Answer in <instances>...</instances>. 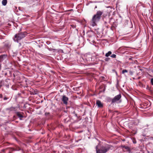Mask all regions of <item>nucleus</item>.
Returning <instances> with one entry per match:
<instances>
[{
  "label": "nucleus",
  "instance_id": "f257e3e1",
  "mask_svg": "<svg viewBox=\"0 0 153 153\" xmlns=\"http://www.w3.org/2000/svg\"><path fill=\"white\" fill-rule=\"evenodd\" d=\"M102 12L100 11H98L97 13L93 17L91 22V24L94 27L96 25V23L100 20Z\"/></svg>",
  "mask_w": 153,
  "mask_h": 153
},
{
  "label": "nucleus",
  "instance_id": "f03ea898",
  "mask_svg": "<svg viewBox=\"0 0 153 153\" xmlns=\"http://www.w3.org/2000/svg\"><path fill=\"white\" fill-rule=\"evenodd\" d=\"M111 146L108 145H106L105 146L102 147L99 150H96L97 153H105L111 148Z\"/></svg>",
  "mask_w": 153,
  "mask_h": 153
},
{
  "label": "nucleus",
  "instance_id": "7ed1b4c3",
  "mask_svg": "<svg viewBox=\"0 0 153 153\" xmlns=\"http://www.w3.org/2000/svg\"><path fill=\"white\" fill-rule=\"evenodd\" d=\"M25 34L24 33H22L16 34L15 35L14 40L15 42H18L19 40H20L25 37Z\"/></svg>",
  "mask_w": 153,
  "mask_h": 153
},
{
  "label": "nucleus",
  "instance_id": "20e7f679",
  "mask_svg": "<svg viewBox=\"0 0 153 153\" xmlns=\"http://www.w3.org/2000/svg\"><path fill=\"white\" fill-rule=\"evenodd\" d=\"M121 96L120 94L115 96L112 100L111 102L112 103L115 102L117 103L118 101L120 102L121 101H120V100L121 98Z\"/></svg>",
  "mask_w": 153,
  "mask_h": 153
},
{
  "label": "nucleus",
  "instance_id": "39448f33",
  "mask_svg": "<svg viewBox=\"0 0 153 153\" xmlns=\"http://www.w3.org/2000/svg\"><path fill=\"white\" fill-rule=\"evenodd\" d=\"M62 101L63 102L64 104L67 105L68 102V98L65 95H63L62 99Z\"/></svg>",
  "mask_w": 153,
  "mask_h": 153
},
{
  "label": "nucleus",
  "instance_id": "423d86ee",
  "mask_svg": "<svg viewBox=\"0 0 153 153\" xmlns=\"http://www.w3.org/2000/svg\"><path fill=\"white\" fill-rule=\"evenodd\" d=\"M6 57V56L4 55L0 56V69L1 68V62L3 60L4 58H5Z\"/></svg>",
  "mask_w": 153,
  "mask_h": 153
},
{
  "label": "nucleus",
  "instance_id": "0eeeda50",
  "mask_svg": "<svg viewBox=\"0 0 153 153\" xmlns=\"http://www.w3.org/2000/svg\"><path fill=\"white\" fill-rule=\"evenodd\" d=\"M96 104L99 107H102L103 105L100 101L97 100L96 101Z\"/></svg>",
  "mask_w": 153,
  "mask_h": 153
},
{
  "label": "nucleus",
  "instance_id": "6e6552de",
  "mask_svg": "<svg viewBox=\"0 0 153 153\" xmlns=\"http://www.w3.org/2000/svg\"><path fill=\"white\" fill-rule=\"evenodd\" d=\"M2 3L4 6H5L7 4V0H3L2 1Z\"/></svg>",
  "mask_w": 153,
  "mask_h": 153
},
{
  "label": "nucleus",
  "instance_id": "1a4fd4ad",
  "mask_svg": "<svg viewBox=\"0 0 153 153\" xmlns=\"http://www.w3.org/2000/svg\"><path fill=\"white\" fill-rule=\"evenodd\" d=\"M111 53H112L111 51H109L105 54V56L106 57H108L111 54Z\"/></svg>",
  "mask_w": 153,
  "mask_h": 153
},
{
  "label": "nucleus",
  "instance_id": "9d476101",
  "mask_svg": "<svg viewBox=\"0 0 153 153\" xmlns=\"http://www.w3.org/2000/svg\"><path fill=\"white\" fill-rule=\"evenodd\" d=\"M16 114L20 118H22L23 117L22 115L19 112H17L16 113Z\"/></svg>",
  "mask_w": 153,
  "mask_h": 153
},
{
  "label": "nucleus",
  "instance_id": "9b49d317",
  "mask_svg": "<svg viewBox=\"0 0 153 153\" xmlns=\"http://www.w3.org/2000/svg\"><path fill=\"white\" fill-rule=\"evenodd\" d=\"M123 148L125 149H126L128 151H129L130 150L129 148L127 146H124Z\"/></svg>",
  "mask_w": 153,
  "mask_h": 153
},
{
  "label": "nucleus",
  "instance_id": "f8f14e48",
  "mask_svg": "<svg viewBox=\"0 0 153 153\" xmlns=\"http://www.w3.org/2000/svg\"><path fill=\"white\" fill-rule=\"evenodd\" d=\"M116 55L115 54H113L111 55V57L112 58H115L116 57Z\"/></svg>",
  "mask_w": 153,
  "mask_h": 153
},
{
  "label": "nucleus",
  "instance_id": "ddd939ff",
  "mask_svg": "<svg viewBox=\"0 0 153 153\" xmlns=\"http://www.w3.org/2000/svg\"><path fill=\"white\" fill-rule=\"evenodd\" d=\"M129 73L130 75H132L133 74L134 72L131 71H130L129 72Z\"/></svg>",
  "mask_w": 153,
  "mask_h": 153
},
{
  "label": "nucleus",
  "instance_id": "4468645a",
  "mask_svg": "<svg viewBox=\"0 0 153 153\" xmlns=\"http://www.w3.org/2000/svg\"><path fill=\"white\" fill-rule=\"evenodd\" d=\"M128 72V71L127 70H123L122 71V73L123 74H124V73H127Z\"/></svg>",
  "mask_w": 153,
  "mask_h": 153
},
{
  "label": "nucleus",
  "instance_id": "2eb2a0df",
  "mask_svg": "<svg viewBox=\"0 0 153 153\" xmlns=\"http://www.w3.org/2000/svg\"><path fill=\"white\" fill-rule=\"evenodd\" d=\"M151 82L152 85H153V78H152L151 80Z\"/></svg>",
  "mask_w": 153,
  "mask_h": 153
},
{
  "label": "nucleus",
  "instance_id": "dca6fc26",
  "mask_svg": "<svg viewBox=\"0 0 153 153\" xmlns=\"http://www.w3.org/2000/svg\"><path fill=\"white\" fill-rule=\"evenodd\" d=\"M110 58H106L105 59V60L106 61H108L109 60Z\"/></svg>",
  "mask_w": 153,
  "mask_h": 153
}]
</instances>
